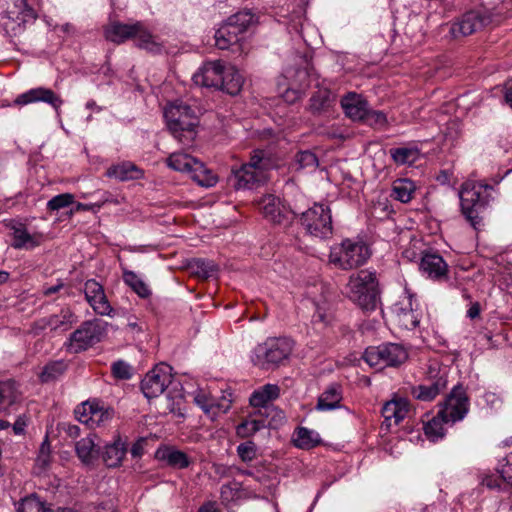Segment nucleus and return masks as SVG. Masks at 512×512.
I'll return each mask as SVG.
<instances>
[{"label": "nucleus", "instance_id": "1", "mask_svg": "<svg viewBox=\"0 0 512 512\" xmlns=\"http://www.w3.org/2000/svg\"><path fill=\"white\" fill-rule=\"evenodd\" d=\"M493 186L476 181L464 182L458 192L461 212L474 229L481 225L482 211L495 199Z\"/></svg>", "mask_w": 512, "mask_h": 512}, {"label": "nucleus", "instance_id": "2", "mask_svg": "<svg viewBox=\"0 0 512 512\" xmlns=\"http://www.w3.org/2000/svg\"><path fill=\"white\" fill-rule=\"evenodd\" d=\"M164 118L169 131L179 143L188 146L193 142L198 119L189 105L181 100L169 103L164 109Z\"/></svg>", "mask_w": 512, "mask_h": 512}, {"label": "nucleus", "instance_id": "3", "mask_svg": "<svg viewBox=\"0 0 512 512\" xmlns=\"http://www.w3.org/2000/svg\"><path fill=\"white\" fill-rule=\"evenodd\" d=\"M378 294V282L375 272L361 270L349 277L346 285V295L361 309L365 311L375 310Z\"/></svg>", "mask_w": 512, "mask_h": 512}, {"label": "nucleus", "instance_id": "4", "mask_svg": "<svg viewBox=\"0 0 512 512\" xmlns=\"http://www.w3.org/2000/svg\"><path fill=\"white\" fill-rule=\"evenodd\" d=\"M293 347L294 342L287 337L268 338L253 349L251 361L261 369H273L289 358Z\"/></svg>", "mask_w": 512, "mask_h": 512}, {"label": "nucleus", "instance_id": "5", "mask_svg": "<svg viewBox=\"0 0 512 512\" xmlns=\"http://www.w3.org/2000/svg\"><path fill=\"white\" fill-rule=\"evenodd\" d=\"M371 256L369 246L361 239H344L331 247L329 262L342 270H351L364 265Z\"/></svg>", "mask_w": 512, "mask_h": 512}, {"label": "nucleus", "instance_id": "6", "mask_svg": "<svg viewBox=\"0 0 512 512\" xmlns=\"http://www.w3.org/2000/svg\"><path fill=\"white\" fill-rule=\"evenodd\" d=\"M255 22V15L249 10L229 16L215 31V45L221 50L237 45L248 28Z\"/></svg>", "mask_w": 512, "mask_h": 512}, {"label": "nucleus", "instance_id": "7", "mask_svg": "<svg viewBox=\"0 0 512 512\" xmlns=\"http://www.w3.org/2000/svg\"><path fill=\"white\" fill-rule=\"evenodd\" d=\"M108 323L101 319L84 321L73 333L66 343L71 353H80L101 342L107 334Z\"/></svg>", "mask_w": 512, "mask_h": 512}, {"label": "nucleus", "instance_id": "8", "mask_svg": "<svg viewBox=\"0 0 512 512\" xmlns=\"http://www.w3.org/2000/svg\"><path fill=\"white\" fill-rule=\"evenodd\" d=\"M365 362L377 370L386 367H398L408 358L406 348L397 343H384L368 347L363 355Z\"/></svg>", "mask_w": 512, "mask_h": 512}, {"label": "nucleus", "instance_id": "9", "mask_svg": "<svg viewBox=\"0 0 512 512\" xmlns=\"http://www.w3.org/2000/svg\"><path fill=\"white\" fill-rule=\"evenodd\" d=\"M301 225L312 236L327 238L332 234V217L330 208L322 203H315L311 208L302 211L297 207Z\"/></svg>", "mask_w": 512, "mask_h": 512}, {"label": "nucleus", "instance_id": "10", "mask_svg": "<svg viewBox=\"0 0 512 512\" xmlns=\"http://www.w3.org/2000/svg\"><path fill=\"white\" fill-rule=\"evenodd\" d=\"M492 17V13L486 8L467 11L447 24L449 26V34L453 39L469 36L490 25Z\"/></svg>", "mask_w": 512, "mask_h": 512}, {"label": "nucleus", "instance_id": "11", "mask_svg": "<svg viewBox=\"0 0 512 512\" xmlns=\"http://www.w3.org/2000/svg\"><path fill=\"white\" fill-rule=\"evenodd\" d=\"M13 7L1 17V26L5 34L14 37L21 34L27 23L35 20L36 15L27 4V0H12Z\"/></svg>", "mask_w": 512, "mask_h": 512}, {"label": "nucleus", "instance_id": "12", "mask_svg": "<svg viewBox=\"0 0 512 512\" xmlns=\"http://www.w3.org/2000/svg\"><path fill=\"white\" fill-rule=\"evenodd\" d=\"M172 381V367L165 363L156 365L141 381V390L148 399L160 396Z\"/></svg>", "mask_w": 512, "mask_h": 512}, {"label": "nucleus", "instance_id": "13", "mask_svg": "<svg viewBox=\"0 0 512 512\" xmlns=\"http://www.w3.org/2000/svg\"><path fill=\"white\" fill-rule=\"evenodd\" d=\"M193 402L204 412V414L211 420H215L220 415L227 413L232 404L230 394L228 396L222 395L216 398L210 392L198 388L191 392Z\"/></svg>", "mask_w": 512, "mask_h": 512}, {"label": "nucleus", "instance_id": "14", "mask_svg": "<svg viewBox=\"0 0 512 512\" xmlns=\"http://www.w3.org/2000/svg\"><path fill=\"white\" fill-rule=\"evenodd\" d=\"M469 411V399L461 386H455L445 399L444 404L439 410V415L446 422L454 424L465 418Z\"/></svg>", "mask_w": 512, "mask_h": 512}, {"label": "nucleus", "instance_id": "15", "mask_svg": "<svg viewBox=\"0 0 512 512\" xmlns=\"http://www.w3.org/2000/svg\"><path fill=\"white\" fill-rule=\"evenodd\" d=\"M74 413L79 422L92 429L105 425L113 416L112 409L104 407L95 400L81 403L75 408Z\"/></svg>", "mask_w": 512, "mask_h": 512}, {"label": "nucleus", "instance_id": "16", "mask_svg": "<svg viewBox=\"0 0 512 512\" xmlns=\"http://www.w3.org/2000/svg\"><path fill=\"white\" fill-rule=\"evenodd\" d=\"M392 313L398 325L406 330L416 328L421 319V312L413 294L406 291L405 295L392 306Z\"/></svg>", "mask_w": 512, "mask_h": 512}, {"label": "nucleus", "instance_id": "17", "mask_svg": "<svg viewBox=\"0 0 512 512\" xmlns=\"http://www.w3.org/2000/svg\"><path fill=\"white\" fill-rule=\"evenodd\" d=\"M258 207L263 217L274 224L286 225L297 214V206L293 209L286 208L280 198L275 195H264L258 201Z\"/></svg>", "mask_w": 512, "mask_h": 512}, {"label": "nucleus", "instance_id": "18", "mask_svg": "<svg viewBox=\"0 0 512 512\" xmlns=\"http://www.w3.org/2000/svg\"><path fill=\"white\" fill-rule=\"evenodd\" d=\"M39 102H43L51 106L55 111L56 116L60 118L61 107L64 101L59 94H57L50 88H46L43 86L31 88L26 92L18 95L14 101L16 105L20 106Z\"/></svg>", "mask_w": 512, "mask_h": 512}, {"label": "nucleus", "instance_id": "19", "mask_svg": "<svg viewBox=\"0 0 512 512\" xmlns=\"http://www.w3.org/2000/svg\"><path fill=\"white\" fill-rule=\"evenodd\" d=\"M436 369L429 368V379L426 383L417 386H412L410 393L413 398L429 402L434 400L447 386V375L446 372L438 371L434 373Z\"/></svg>", "mask_w": 512, "mask_h": 512}, {"label": "nucleus", "instance_id": "20", "mask_svg": "<svg viewBox=\"0 0 512 512\" xmlns=\"http://www.w3.org/2000/svg\"><path fill=\"white\" fill-rule=\"evenodd\" d=\"M78 318L69 307H64L59 313L43 317L35 321L33 330L35 333L49 329L52 332L62 333L69 330Z\"/></svg>", "mask_w": 512, "mask_h": 512}, {"label": "nucleus", "instance_id": "21", "mask_svg": "<svg viewBox=\"0 0 512 512\" xmlns=\"http://www.w3.org/2000/svg\"><path fill=\"white\" fill-rule=\"evenodd\" d=\"M6 227L10 230L12 236L11 246L14 249L32 250L41 245L43 234L39 232H30L27 226L16 220H10Z\"/></svg>", "mask_w": 512, "mask_h": 512}, {"label": "nucleus", "instance_id": "22", "mask_svg": "<svg viewBox=\"0 0 512 512\" xmlns=\"http://www.w3.org/2000/svg\"><path fill=\"white\" fill-rule=\"evenodd\" d=\"M230 178L232 186L236 190H253L262 185L267 175L258 169H251L250 166L241 165L239 168H232Z\"/></svg>", "mask_w": 512, "mask_h": 512}, {"label": "nucleus", "instance_id": "23", "mask_svg": "<svg viewBox=\"0 0 512 512\" xmlns=\"http://www.w3.org/2000/svg\"><path fill=\"white\" fill-rule=\"evenodd\" d=\"M84 294L95 313L101 316H112L113 308L100 283L94 279L87 280L84 284Z\"/></svg>", "mask_w": 512, "mask_h": 512}, {"label": "nucleus", "instance_id": "24", "mask_svg": "<svg viewBox=\"0 0 512 512\" xmlns=\"http://www.w3.org/2000/svg\"><path fill=\"white\" fill-rule=\"evenodd\" d=\"M224 63L221 60L205 62L196 73L193 74V81L196 85L206 88H217L223 82L222 71Z\"/></svg>", "mask_w": 512, "mask_h": 512}, {"label": "nucleus", "instance_id": "25", "mask_svg": "<svg viewBox=\"0 0 512 512\" xmlns=\"http://www.w3.org/2000/svg\"><path fill=\"white\" fill-rule=\"evenodd\" d=\"M21 403L19 387L13 380L0 382V414L10 415L16 412Z\"/></svg>", "mask_w": 512, "mask_h": 512}, {"label": "nucleus", "instance_id": "26", "mask_svg": "<svg viewBox=\"0 0 512 512\" xmlns=\"http://www.w3.org/2000/svg\"><path fill=\"white\" fill-rule=\"evenodd\" d=\"M409 413V402L405 398H395L386 402L382 408L384 421L382 427L389 430L397 426Z\"/></svg>", "mask_w": 512, "mask_h": 512}, {"label": "nucleus", "instance_id": "27", "mask_svg": "<svg viewBox=\"0 0 512 512\" xmlns=\"http://www.w3.org/2000/svg\"><path fill=\"white\" fill-rule=\"evenodd\" d=\"M420 271L428 278L436 281H442L447 278L448 265L442 256L436 253H426L422 256Z\"/></svg>", "mask_w": 512, "mask_h": 512}, {"label": "nucleus", "instance_id": "28", "mask_svg": "<svg viewBox=\"0 0 512 512\" xmlns=\"http://www.w3.org/2000/svg\"><path fill=\"white\" fill-rule=\"evenodd\" d=\"M341 107L345 115L353 121H361L367 115V100L356 92H349L341 99Z\"/></svg>", "mask_w": 512, "mask_h": 512}, {"label": "nucleus", "instance_id": "29", "mask_svg": "<svg viewBox=\"0 0 512 512\" xmlns=\"http://www.w3.org/2000/svg\"><path fill=\"white\" fill-rule=\"evenodd\" d=\"M311 75L312 77L309 78L310 86L314 83L318 90L311 96L309 107L313 113H321L329 109L335 101V96L329 89L320 87L315 73H311Z\"/></svg>", "mask_w": 512, "mask_h": 512}, {"label": "nucleus", "instance_id": "30", "mask_svg": "<svg viewBox=\"0 0 512 512\" xmlns=\"http://www.w3.org/2000/svg\"><path fill=\"white\" fill-rule=\"evenodd\" d=\"M389 155L398 166L413 165L420 159L421 150L415 143H407L400 147L391 148Z\"/></svg>", "mask_w": 512, "mask_h": 512}, {"label": "nucleus", "instance_id": "31", "mask_svg": "<svg viewBox=\"0 0 512 512\" xmlns=\"http://www.w3.org/2000/svg\"><path fill=\"white\" fill-rule=\"evenodd\" d=\"M127 453V444L118 437L114 442L107 444L102 453V459L109 468H116L122 464Z\"/></svg>", "mask_w": 512, "mask_h": 512}, {"label": "nucleus", "instance_id": "32", "mask_svg": "<svg viewBox=\"0 0 512 512\" xmlns=\"http://www.w3.org/2000/svg\"><path fill=\"white\" fill-rule=\"evenodd\" d=\"M95 439L96 436L90 434L75 444L76 454L85 465H92L99 455V447Z\"/></svg>", "mask_w": 512, "mask_h": 512}, {"label": "nucleus", "instance_id": "33", "mask_svg": "<svg viewBox=\"0 0 512 512\" xmlns=\"http://www.w3.org/2000/svg\"><path fill=\"white\" fill-rule=\"evenodd\" d=\"M134 29H136L134 23L124 24L113 21L104 27V36L110 42L121 44L128 39H132Z\"/></svg>", "mask_w": 512, "mask_h": 512}, {"label": "nucleus", "instance_id": "34", "mask_svg": "<svg viewBox=\"0 0 512 512\" xmlns=\"http://www.w3.org/2000/svg\"><path fill=\"white\" fill-rule=\"evenodd\" d=\"M280 396V387L277 384H265L254 390L249 398L253 407L267 409V404Z\"/></svg>", "mask_w": 512, "mask_h": 512}, {"label": "nucleus", "instance_id": "35", "mask_svg": "<svg viewBox=\"0 0 512 512\" xmlns=\"http://www.w3.org/2000/svg\"><path fill=\"white\" fill-rule=\"evenodd\" d=\"M342 390L340 385L330 384L318 397L316 409L319 411H330L340 408Z\"/></svg>", "mask_w": 512, "mask_h": 512}, {"label": "nucleus", "instance_id": "36", "mask_svg": "<svg viewBox=\"0 0 512 512\" xmlns=\"http://www.w3.org/2000/svg\"><path fill=\"white\" fill-rule=\"evenodd\" d=\"M133 37L136 40V45L152 53H159L161 51V44L157 42L156 38L145 27L142 22L134 23Z\"/></svg>", "mask_w": 512, "mask_h": 512}, {"label": "nucleus", "instance_id": "37", "mask_svg": "<svg viewBox=\"0 0 512 512\" xmlns=\"http://www.w3.org/2000/svg\"><path fill=\"white\" fill-rule=\"evenodd\" d=\"M223 82L218 89L225 91L230 95H237L243 86L244 79L239 71L232 65H224L222 71Z\"/></svg>", "mask_w": 512, "mask_h": 512}, {"label": "nucleus", "instance_id": "38", "mask_svg": "<svg viewBox=\"0 0 512 512\" xmlns=\"http://www.w3.org/2000/svg\"><path fill=\"white\" fill-rule=\"evenodd\" d=\"M106 176L119 181H128L140 179L143 176V172L131 162H122L109 167L106 171Z\"/></svg>", "mask_w": 512, "mask_h": 512}, {"label": "nucleus", "instance_id": "39", "mask_svg": "<svg viewBox=\"0 0 512 512\" xmlns=\"http://www.w3.org/2000/svg\"><path fill=\"white\" fill-rule=\"evenodd\" d=\"M156 457L174 468L184 469L190 465V460L186 453L173 447L158 449Z\"/></svg>", "mask_w": 512, "mask_h": 512}, {"label": "nucleus", "instance_id": "40", "mask_svg": "<svg viewBox=\"0 0 512 512\" xmlns=\"http://www.w3.org/2000/svg\"><path fill=\"white\" fill-rule=\"evenodd\" d=\"M271 423L267 418L263 417V415L259 413H254L249 416L245 421H243L237 427L238 435L242 437H248L256 432L270 426Z\"/></svg>", "mask_w": 512, "mask_h": 512}, {"label": "nucleus", "instance_id": "41", "mask_svg": "<svg viewBox=\"0 0 512 512\" xmlns=\"http://www.w3.org/2000/svg\"><path fill=\"white\" fill-rule=\"evenodd\" d=\"M191 178L201 187L210 188L218 182L217 175L197 159L190 171Z\"/></svg>", "mask_w": 512, "mask_h": 512}, {"label": "nucleus", "instance_id": "42", "mask_svg": "<svg viewBox=\"0 0 512 512\" xmlns=\"http://www.w3.org/2000/svg\"><path fill=\"white\" fill-rule=\"evenodd\" d=\"M196 161L187 153L173 152L167 157L166 164L172 170L189 174Z\"/></svg>", "mask_w": 512, "mask_h": 512}, {"label": "nucleus", "instance_id": "43", "mask_svg": "<svg viewBox=\"0 0 512 512\" xmlns=\"http://www.w3.org/2000/svg\"><path fill=\"white\" fill-rule=\"evenodd\" d=\"M50 510L47 502L36 494L26 496L16 503V512H50Z\"/></svg>", "mask_w": 512, "mask_h": 512}, {"label": "nucleus", "instance_id": "44", "mask_svg": "<svg viewBox=\"0 0 512 512\" xmlns=\"http://www.w3.org/2000/svg\"><path fill=\"white\" fill-rule=\"evenodd\" d=\"M306 77L311 78V72L303 69H299L296 71V81L299 82V85L298 87H288L285 90V92L282 95L285 102L293 104L294 102L301 98L305 89L308 86H310V83L303 85V79Z\"/></svg>", "mask_w": 512, "mask_h": 512}, {"label": "nucleus", "instance_id": "45", "mask_svg": "<svg viewBox=\"0 0 512 512\" xmlns=\"http://www.w3.org/2000/svg\"><path fill=\"white\" fill-rule=\"evenodd\" d=\"M416 185L410 179H398L393 183L392 196L402 203H408L415 193Z\"/></svg>", "mask_w": 512, "mask_h": 512}, {"label": "nucleus", "instance_id": "46", "mask_svg": "<svg viewBox=\"0 0 512 512\" xmlns=\"http://www.w3.org/2000/svg\"><path fill=\"white\" fill-rule=\"evenodd\" d=\"M446 420L439 415V413L434 416L432 419L428 420L424 424V433L429 440L432 442H436L442 439L445 435L444 424H448Z\"/></svg>", "mask_w": 512, "mask_h": 512}, {"label": "nucleus", "instance_id": "47", "mask_svg": "<svg viewBox=\"0 0 512 512\" xmlns=\"http://www.w3.org/2000/svg\"><path fill=\"white\" fill-rule=\"evenodd\" d=\"M189 268L193 274L204 279L213 277L218 270L214 261L203 258L193 259L189 263Z\"/></svg>", "mask_w": 512, "mask_h": 512}, {"label": "nucleus", "instance_id": "48", "mask_svg": "<svg viewBox=\"0 0 512 512\" xmlns=\"http://www.w3.org/2000/svg\"><path fill=\"white\" fill-rule=\"evenodd\" d=\"M293 443L297 448L309 449L318 444V434L304 427H299L293 434Z\"/></svg>", "mask_w": 512, "mask_h": 512}, {"label": "nucleus", "instance_id": "49", "mask_svg": "<svg viewBox=\"0 0 512 512\" xmlns=\"http://www.w3.org/2000/svg\"><path fill=\"white\" fill-rule=\"evenodd\" d=\"M124 282L141 298H147L151 294L148 285L133 271H123Z\"/></svg>", "mask_w": 512, "mask_h": 512}, {"label": "nucleus", "instance_id": "50", "mask_svg": "<svg viewBox=\"0 0 512 512\" xmlns=\"http://www.w3.org/2000/svg\"><path fill=\"white\" fill-rule=\"evenodd\" d=\"M318 166V159L311 151H300L295 155L293 167L295 170L313 171Z\"/></svg>", "mask_w": 512, "mask_h": 512}, {"label": "nucleus", "instance_id": "51", "mask_svg": "<svg viewBox=\"0 0 512 512\" xmlns=\"http://www.w3.org/2000/svg\"><path fill=\"white\" fill-rule=\"evenodd\" d=\"M66 368L65 362L62 360L50 362L43 368L40 379L42 382L54 381L64 374Z\"/></svg>", "mask_w": 512, "mask_h": 512}, {"label": "nucleus", "instance_id": "52", "mask_svg": "<svg viewBox=\"0 0 512 512\" xmlns=\"http://www.w3.org/2000/svg\"><path fill=\"white\" fill-rule=\"evenodd\" d=\"M220 495L222 503L228 505L240 498L241 486L238 482L224 484L221 487Z\"/></svg>", "mask_w": 512, "mask_h": 512}, {"label": "nucleus", "instance_id": "53", "mask_svg": "<svg viewBox=\"0 0 512 512\" xmlns=\"http://www.w3.org/2000/svg\"><path fill=\"white\" fill-rule=\"evenodd\" d=\"M244 166H250L251 169L258 170L260 169L264 175H267V170L269 168V160L265 158V153L263 150H254L250 160L247 163L243 164Z\"/></svg>", "mask_w": 512, "mask_h": 512}, {"label": "nucleus", "instance_id": "54", "mask_svg": "<svg viewBox=\"0 0 512 512\" xmlns=\"http://www.w3.org/2000/svg\"><path fill=\"white\" fill-rule=\"evenodd\" d=\"M74 203V195L70 193H63L52 197L47 202V208L50 211H58L66 208Z\"/></svg>", "mask_w": 512, "mask_h": 512}, {"label": "nucleus", "instance_id": "55", "mask_svg": "<svg viewBox=\"0 0 512 512\" xmlns=\"http://www.w3.org/2000/svg\"><path fill=\"white\" fill-rule=\"evenodd\" d=\"M361 122H363L364 124H367L371 127L382 128L387 123V117L383 112L371 110L368 107L367 115H365V117H363Z\"/></svg>", "mask_w": 512, "mask_h": 512}, {"label": "nucleus", "instance_id": "56", "mask_svg": "<svg viewBox=\"0 0 512 512\" xmlns=\"http://www.w3.org/2000/svg\"><path fill=\"white\" fill-rule=\"evenodd\" d=\"M332 320V313L326 304H316L315 313L312 317L314 324H322L324 327L330 324Z\"/></svg>", "mask_w": 512, "mask_h": 512}, {"label": "nucleus", "instance_id": "57", "mask_svg": "<svg viewBox=\"0 0 512 512\" xmlns=\"http://www.w3.org/2000/svg\"><path fill=\"white\" fill-rule=\"evenodd\" d=\"M112 374L115 378L128 380L132 377V367L125 361L118 360L112 364Z\"/></svg>", "mask_w": 512, "mask_h": 512}, {"label": "nucleus", "instance_id": "58", "mask_svg": "<svg viewBox=\"0 0 512 512\" xmlns=\"http://www.w3.org/2000/svg\"><path fill=\"white\" fill-rule=\"evenodd\" d=\"M50 458V444L48 442V437H46L39 448L36 464L40 468H46L50 463Z\"/></svg>", "mask_w": 512, "mask_h": 512}, {"label": "nucleus", "instance_id": "59", "mask_svg": "<svg viewBox=\"0 0 512 512\" xmlns=\"http://www.w3.org/2000/svg\"><path fill=\"white\" fill-rule=\"evenodd\" d=\"M237 453H238V456L244 462L252 461L256 456V449H255L254 443H252V442L241 443L237 447Z\"/></svg>", "mask_w": 512, "mask_h": 512}, {"label": "nucleus", "instance_id": "60", "mask_svg": "<svg viewBox=\"0 0 512 512\" xmlns=\"http://www.w3.org/2000/svg\"><path fill=\"white\" fill-rule=\"evenodd\" d=\"M500 474L505 482L512 485V453L506 456L505 463L501 466Z\"/></svg>", "mask_w": 512, "mask_h": 512}, {"label": "nucleus", "instance_id": "61", "mask_svg": "<svg viewBox=\"0 0 512 512\" xmlns=\"http://www.w3.org/2000/svg\"><path fill=\"white\" fill-rule=\"evenodd\" d=\"M27 425V422L25 420V417L24 415H21L17 418V420L15 421V423L13 424L12 426V429H13V432L16 434V435H21L24 433V430H25V427Z\"/></svg>", "mask_w": 512, "mask_h": 512}, {"label": "nucleus", "instance_id": "62", "mask_svg": "<svg viewBox=\"0 0 512 512\" xmlns=\"http://www.w3.org/2000/svg\"><path fill=\"white\" fill-rule=\"evenodd\" d=\"M64 431L70 438H77L80 435V428L74 424H65Z\"/></svg>", "mask_w": 512, "mask_h": 512}, {"label": "nucleus", "instance_id": "63", "mask_svg": "<svg viewBox=\"0 0 512 512\" xmlns=\"http://www.w3.org/2000/svg\"><path fill=\"white\" fill-rule=\"evenodd\" d=\"M143 450H144L143 440L140 439L132 445V447L130 449V453H131L132 457L137 458V457L142 456Z\"/></svg>", "mask_w": 512, "mask_h": 512}, {"label": "nucleus", "instance_id": "64", "mask_svg": "<svg viewBox=\"0 0 512 512\" xmlns=\"http://www.w3.org/2000/svg\"><path fill=\"white\" fill-rule=\"evenodd\" d=\"M197 512H220L217 508V505L213 501H208L204 503Z\"/></svg>", "mask_w": 512, "mask_h": 512}]
</instances>
